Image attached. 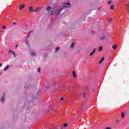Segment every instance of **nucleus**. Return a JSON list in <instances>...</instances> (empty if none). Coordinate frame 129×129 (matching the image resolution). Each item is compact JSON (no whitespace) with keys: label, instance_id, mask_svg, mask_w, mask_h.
I'll use <instances>...</instances> for the list:
<instances>
[{"label":"nucleus","instance_id":"f257e3e1","mask_svg":"<svg viewBox=\"0 0 129 129\" xmlns=\"http://www.w3.org/2000/svg\"><path fill=\"white\" fill-rule=\"evenodd\" d=\"M46 11H47V12H48V14H50L51 16H52L53 15L52 11V8H51V7H50V6L47 7L46 8Z\"/></svg>","mask_w":129,"mask_h":129},{"label":"nucleus","instance_id":"f03ea898","mask_svg":"<svg viewBox=\"0 0 129 129\" xmlns=\"http://www.w3.org/2000/svg\"><path fill=\"white\" fill-rule=\"evenodd\" d=\"M64 10V8H59L58 10H55V13L56 14V15H59V14H60V13H61V12H62V11Z\"/></svg>","mask_w":129,"mask_h":129},{"label":"nucleus","instance_id":"7ed1b4c3","mask_svg":"<svg viewBox=\"0 0 129 129\" xmlns=\"http://www.w3.org/2000/svg\"><path fill=\"white\" fill-rule=\"evenodd\" d=\"M106 38L105 35H102L100 36V37H99V40H100V41H103L104 40V39Z\"/></svg>","mask_w":129,"mask_h":129},{"label":"nucleus","instance_id":"20e7f679","mask_svg":"<svg viewBox=\"0 0 129 129\" xmlns=\"http://www.w3.org/2000/svg\"><path fill=\"white\" fill-rule=\"evenodd\" d=\"M70 3H66V4H64L62 8L65 9V8H70Z\"/></svg>","mask_w":129,"mask_h":129},{"label":"nucleus","instance_id":"39448f33","mask_svg":"<svg viewBox=\"0 0 129 129\" xmlns=\"http://www.w3.org/2000/svg\"><path fill=\"white\" fill-rule=\"evenodd\" d=\"M41 10H42V8L41 7L36 8L35 10H34V13H38L40 12Z\"/></svg>","mask_w":129,"mask_h":129},{"label":"nucleus","instance_id":"423d86ee","mask_svg":"<svg viewBox=\"0 0 129 129\" xmlns=\"http://www.w3.org/2000/svg\"><path fill=\"white\" fill-rule=\"evenodd\" d=\"M25 7H26V5H20L19 8V11H22V10H23L25 8Z\"/></svg>","mask_w":129,"mask_h":129},{"label":"nucleus","instance_id":"0eeeda50","mask_svg":"<svg viewBox=\"0 0 129 129\" xmlns=\"http://www.w3.org/2000/svg\"><path fill=\"white\" fill-rule=\"evenodd\" d=\"M29 10L30 13H32V12H35V10H34V8L33 7H29Z\"/></svg>","mask_w":129,"mask_h":129},{"label":"nucleus","instance_id":"6e6552de","mask_svg":"<svg viewBox=\"0 0 129 129\" xmlns=\"http://www.w3.org/2000/svg\"><path fill=\"white\" fill-rule=\"evenodd\" d=\"M96 49H94L90 53V56H93V54L95 53Z\"/></svg>","mask_w":129,"mask_h":129},{"label":"nucleus","instance_id":"1a4fd4ad","mask_svg":"<svg viewBox=\"0 0 129 129\" xmlns=\"http://www.w3.org/2000/svg\"><path fill=\"white\" fill-rule=\"evenodd\" d=\"M121 116L122 118H124V117H125V114L124 113V112H123L121 113Z\"/></svg>","mask_w":129,"mask_h":129},{"label":"nucleus","instance_id":"9d476101","mask_svg":"<svg viewBox=\"0 0 129 129\" xmlns=\"http://www.w3.org/2000/svg\"><path fill=\"white\" fill-rule=\"evenodd\" d=\"M104 61V57H102L99 61V64H101Z\"/></svg>","mask_w":129,"mask_h":129},{"label":"nucleus","instance_id":"9b49d317","mask_svg":"<svg viewBox=\"0 0 129 129\" xmlns=\"http://www.w3.org/2000/svg\"><path fill=\"white\" fill-rule=\"evenodd\" d=\"M73 76H74V78H76V77H77V76H76V73L75 72V71L73 72Z\"/></svg>","mask_w":129,"mask_h":129},{"label":"nucleus","instance_id":"f8f14e48","mask_svg":"<svg viewBox=\"0 0 129 129\" xmlns=\"http://www.w3.org/2000/svg\"><path fill=\"white\" fill-rule=\"evenodd\" d=\"M31 32H33V31L31 30L29 31V32L27 34V36H26V38H29L30 37V35H31Z\"/></svg>","mask_w":129,"mask_h":129},{"label":"nucleus","instance_id":"ddd939ff","mask_svg":"<svg viewBox=\"0 0 129 129\" xmlns=\"http://www.w3.org/2000/svg\"><path fill=\"white\" fill-rule=\"evenodd\" d=\"M30 55H31L32 56H36V52H31Z\"/></svg>","mask_w":129,"mask_h":129},{"label":"nucleus","instance_id":"4468645a","mask_svg":"<svg viewBox=\"0 0 129 129\" xmlns=\"http://www.w3.org/2000/svg\"><path fill=\"white\" fill-rule=\"evenodd\" d=\"M86 94H87V92H84L83 94V98H85L86 96Z\"/></svg>","mask_w":129,"mask_h":129},{"label":"nucleus","instance_id":"2eb2a0df","mask_svg":"<svg viewBox=\"0 0 129 129\" xmlns=\"http://www.w3.org/2000/svg\"><path fill=\"white\" fill-rule=\"evenodd\" d=\"M103 47L102 46H100V47L98 48V50L100 51V52H101V51H102V49H103Z\"/></svg>","mask_w":129,"mask_h":129},{"label":"nucleus","instance_id":"dca6fc26","mask_svg":"<svg viewBox=\"0 0 129 129\" xmlns=\"http://www.w3.org/2000/svg\"><path fill=\"white\" fill-rule=\"evenodd\" d=\"M108 22L109 24H110L111 23V22H112V19L109 18L108 19Z\"/></svg>","mask_w":129,"mask_h":129},{"label":"nucleus","instance_id":"f3484780","mask_svg":"<svg viewBox=\"0 0 129 129\" xmlns=\"http://www.w3.org/2000/svg\"><path fill=\"white\" fill-rule=\"evenodd\" d=\"M116 48H117V45H113V46H112V48H113L114 50H115V49H116Z\"/></svg>","mask_w":129,"mask_h":129},{"label":"nucleus","instance_id":"a211bd4d","mask_svg":"<svg viewBox=\"0 0 129 129\" xmlns=\"http://www.w3.org/2000/svg\"><path fill=\"white\" fill-rule=\"evenodd\" d=\"M25 42H26V44H27V45H29V42H28V38H27V37H26V39H25Z\"/></svg>","mask_w":129,"mask_h":129},{"label":"nucleus","instance_id":"6ab92c4d","mask_svg":"<svg viewBox=\"0 0 129 129\" xmlns=\"http://www.w3.org/2000/svg\"><path fill=\"white\" fill-rule=\"evenodd\" d=\"M110 10H114V5L111 6Z\"/></svg>","mask_w":129,"mask_h":129},{"label":"nucleus","instance_id":"aec40b11","mask_svg":"<svg viewBox=\"0 0 129 129\" xmlns=\"http://www.w3.org/2000/svg\"><path fill=\"white\" fill-rule=\"evenodd\" d=\"M1 101H2V102H4V101H5V97H2L1 98Z\"/></svg>","mask_w":129,"mask_h":129},{"label":"nucleus","instance_id":"412c9836","mask_svg":"<svg viewBox=\"0 0 129 129\" xmlns=\"http://www.w3.org/2000/svg\"><path fill=\"white\" fill-rule=\"evenodd\" d=\"M9 68V66H7L5 69H4V71H7Z\"/></svg>","mask_w":129,"mask_h":129},{"label":"nucleus","instance_id":"4be33fe9","mask_svg":"<svg viewBox=\"0 0 129 129\" xmlns=\"http://www.w3.org/2000/svg\"><path fill=\"white\" fill-rule=\"evenodd\" d=\"M67 126H68V124H67V123L63 124L64 127H67Z\"/></svg>","mask_w":129,"mask_h":129},{"label":"nucleus","instance_id":"5701e85b","mask_svg":"<svg viewBox=\"0 0 129 129\" xmlns=\"http://www.w3.org/2000/svg\"><path fill=\"white\" fill-rule=\"evenodd\" d=\"M13 50L10 49L8 53H9L10 54L12 53H13Z\"/></svg>","mask_w":129,"mask_h":129},{"label":"nucleus","instance_id":"b1692460","mask_svg":"<svg viewBox=\"0 0 129 129\" xmlns=\"http://www.w3.org/2000/svg\"><path fill=\"white\" fill-rule=\"evenodd\" d=\"M40 70H41V69L40 68H38V69H37V72L40 73Z\"/></svg>","mask_w":129,"mask_h":129},{"label":"nucleus","instance_id":"393cba45","mask_svg":"<svg viewBox=\"0 0 129 129\" xmlns=\"http://www.w3.org/2000/svg\"><path fill=\"white\" fill-rule=\"evenodd\" d=\"M74 43L73 42L71 45V48H73L74 47Z\"/></svg>","mask_w":129,"mask_h":129},{"label":"nucleus","instance_id":"a878e982","mask_svg":"<svg viewBox=\"0 0 129 129\" xmlns=\"http://www.w3.org/2000/svg\"><path fill=\"white\" fill-rule=\"evenodd\" d=\"M59 49H60V47H57L56 48V51H58V50H59Z\"/></svg>","mask_w":129,"mask_h":129},{"label":"nucleus","instance_id":"bb28decb","mask_svg":"<svg viewBox=\"0 0 129 129\" xmlns=\"http://www.w3.org/2000/svg\"><path fill=\"white\" fill-rule=\"evenodd\" d=\"M12 54V55H15L16 52L15 51H13Z\"/></svg>","mask_w":129,"mask_h":129},{"label":"nucleus","instance_id":"cd10ccee","mask_svg":"<svg viewBox=\"0 0 129 129\" xmlns=\"http://www.w3.org/2000/svg\"><path fill=\"white\" fill-rule=\"evenodd\" d=\"M101 9H102V7H99L98 8V10H101Z\"/></svg>","mask_w":129,"mask_h":129},{"label":"nucleus","instance_id":"c85d7f7f","mask_svg":"<svg viewBox=\"0 0 129 129\" xmlns=\"http://www.w3.org/2000/svg\"><path fill=\"white\" fill-rule=\"evenodd\" d=\"M105 129H111V127H106Z\"/></svg>","mask_w":129,"mask_h":129},{"label":"nucleus","instance_id":"c756f323","mask_svg":"<svg viewBox=\"0 0 129 129\" xmlns=\"http://www.w3.org/2000/svg\"><path fill=\"white\" fill-rule=\"evenodd\" d=\"M60 100L62 101V100H64V98H60Z\"/></svg>","mask_w":129,"mask_h":129},{"label":"nucleus","instance_id":"7c9ffc66","mask_svg":"<svg viewBox=\"0 0 129 129\" xmlns=\"http://www.w3.org/2000/svg\"><path fill=\"white\" fill-rule=\"evenodd\" d=\"M108 5H110V4H111V1H109L108 2Z\"/></svg>","mask_w":129,"mask_h":129},{"label":"nucleus","instance_id":"2f4dec72","mask_svg":"<svg viewBox=\"0 0 129 129\" xmlns=\"http://www.w3.org/2000/svg\"><path fill=\"white\" fill-rule=\"evenodd\" d=\"M2 28L3 29H7V27L6 26H3Z\"/></svg>","mask_w":129,"mask_h":129},{"label":"nucleus","instance_id":"473e14b6","mask_svg":"<svg viewBox=\"0 0 129 129\" xmlns=\"http://www.w3.org/2000/svg\"><path fill=\"white\" fill-rule=\"evenodd\" d=\"M116 122L118 123V122H119V120H116Z\"/></svg>","mask_w":129,"mask_h":129},{"label":"nucleus","instance_id":"72a5a7b5","mask_svg":"<svg viewBox=\"0 0 129 129\" xmlns=\"http://www.w3.org/2000/svg\"><path fill=\"white\" fill-rule=\"evenodd\" d=\"M16 24H17V23L16 22L13 23V25H16Z\"/></svg>","mask_w":129,"mask_h":129},{"label":"nucleus","instance_id":"f704fd0d","mask_svg":"<svg viewBox=\"0 0 129 129\" xmlns=\"http://www.w3.org/2000/svg\"><path fill=\"white\" fill-rule=\"evenodd\" d=\"M92 34H94L95 33L94 31H92Z\"/></svg>","mask_w":129,"mask_h":129},{"label":"nucleus","instance_id":"c9c22d12","mask_svg":"<svg viewBox=\"0 0 129 129\" xmlns=\"http://www.w3.org/2000/svg\"><path fill=\"white\" fill-rule=\"evenodd\" d=\"M0 67H2V63H0Z\"/></svg>","mask_w":129,"mask_h":129},{"label":"nucleus","instance_id":"e433bc0d","mask_svg":"<svg viewBox=\"0 0 129 129\" xmlns=\"http://www.w3.org/2000/svg\"><path fill=\"white\" fill-rule=\"evenodd\" d=\"M18 46H19V45H16V48H17V47H18Z\"/></svg>","mask_w":129,"mask_h":129},{"label":"nucleus","instance_id":"4c0bfd02","mask_svg":"<svg viewBox=\"0 0 129 129\" xmlns=\"http://www.w3.org/2000/svg\"><path fill=\"white\" fill-rule=\"evenodd\" d=\"M82 106H84V104H82Z\"/></svg>","mask_w":129,"mask_h":129},{"label":"nucleus","instance_id":"58836bf2","mask_svg":"<svg viewBox=\"0 0 129 129\" xmlns=\"http://www.w3.org/2000/svg\"><path fill=\"white\" fill-rule=\"evenodd\" d=\"M1 33H3V31H1Z\"/></svg>","mask_w":129,"mask_h":129},{"label":"nucleus","instance_id":"ea45409f","mask_svg":"<svg viewBox=\"0 0 129 129\" xmlns=\"http://www.w3.org/2000/svg\"><path fill=\"white\" fill-rule=\"evenodd\" d=\"M0 75H2V74H1V73H0Z\"/></svg>","mask_w":129,"mask_h":129}]
</instances>
